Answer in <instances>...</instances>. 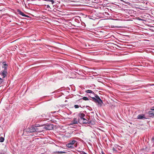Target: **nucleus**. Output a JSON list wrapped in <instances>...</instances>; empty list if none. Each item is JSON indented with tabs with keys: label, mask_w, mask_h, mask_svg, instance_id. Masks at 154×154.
Returning a JSON list of instances; mask_svg holds the SVG:
<instances>
[{
	"label": "nucleus",
	"mask_w": 154,
	"mask_h": 154,
	"mask_svg": "<svg viewBox=\"0 0 154 154\" xmlns=\"http://www.w3.org/2000/svg\"><path fill=\"white\" fill-rule=\"evenodd\" d=\"M92 100L95 102V103H97V105L98 106L101 107L102 106V104L103 102L102 100L101 99H98L94 97L92 98Z\"/></svg>",
	"instance_id": "1"
},
{
	"label": "nucleus",
	"mask_w": 154,
	"mask_h": 154,
	"mask_svg": "<svg viewBox=\"0 0 154 154\" xmlns=\"http://www.w3.org/2000/svg\"><path fill=\"white\" fill-rule=\"evenodd\" d=\"M38 129L36 127H30L28 128L27 129V131L30 132H33L35 131H38Z\"/></svg>",
	"instance_id": "2"
},
{
	"label": "nucleus",
	"mask_w": 154,
	"mask_h": 154,
	"mask_svg": "<svg viewBox=\"0 0 154 154\" xmlns=\"http://www.w3.org/2000/svg\"><path fill=\"white\" fill-rule=\"evenodd\" d=\"M76 141L75 140H72L70 141L69 143L66 144V146L69 148H73L74 144H75Z\"/></svg>",
	"instance_id": "3"
},
{
	"label": "nucleus",
	"mask_w": 154,
	"mask_h": 154,
	"mask_svg": "<svg viewBox=\"0 0 154 154\" xmlns=\"http://www.w3.org/2000/svg\"><path fill=\"white\" fill-rule=\"evenodd\" d=\"M53 125L52 124H47L44 127V128L47 130H50L53 129Z\"/></svg>",
	"instance_id": "4"
},
{
	"label": "nucleus",
	"mask_w": 154,
	"mask_h": 154,
	"mask_svg": "<svg viewBox=\"0 0 154 154\" xmlns=\"http://www.w3.org/2000/svg\"><path fill=\"white\" fill-rule=\"evenodd\" d=\"M8 66V65L5 63V62H3L2 64V67H0V69H3L7 70V68Z\"/></svg>",
	"instance_id": "5"
},
{
	"label": "nucleus",
	"mask_w": 154,
	"mask_h": 154,
	"mask_svg": "<svg viewBox=\"0 0 154 154\" xmlns=\"http://www.w3.org/2000/svg\"><path fill=\"white\" fill-rule=\"evenodd\" d=\"M82 122H80V124H89L91 123V122L89 121L88 119H87L84 118L82 120Z\"/></svg>",
	"instance_id": "6"
},
{
	"label": "nucleus",
	"mask_w": 154,
	"mask_h": 154,
	"mask_svg": "<svg viewBox=\"0 0 154 154\" xmlns=\"http://www.w3.org/2000/svg\"><path fill=\"white\" fill-rule=\"evenodd\" d=\"M17 11L18 14L20 15H21L23 17H29V16L27 15H26L24 14L23 12H22L20 10H17Z\"/></svg>",
	"instance_id": "7"
},
{
	"label": "nucleus",
	"mask_w": 154,
	"mask_h": 154,
	"mask_svg": "<svg viewBox=\"0 0 154 154\" xmlns=\"http://www.w3.org/2000/svg\"><path fill=\"white\" fill-rule=\"evenodd\" d=\"M44 8L46 10L48 11H50L51 10V8L49 5H43Z\"/></svg>",
	"instance_id": "8"
},
{
	"label": "nucleus",
	"mask_w": 154,
	"mask_h": 154,
	"mask_svg": "<svg viewBox=\"0 0 154 154\" xmlns=\"http://www.w3.org/2000/svg\"><path fill=\"white\" fill-rule=\"evenodd\" d=\"M82 99H83L84 100H88V99L87 97H84L83 98L79 99L78 100L76 101V103H79L80 102L79 101Z\"/></svg>",
	"instance_id": "9"
},
{
	"label": "nucleus",
	"mask_w": 154,
	"mask_h": 154,
	"mask_svg": "<svg viewBox=\"0 0 154 154\" xmlns=\"http://www.w3.org/2000/svg\"><path fill=\"white\" fill-rule=\"evenodd\" d=\"M137 119H145L146 118L144 117V115L143 114H140L138 115L137 116Z\"/></svg>",
	"instance_id": "10"
},
{
	"label": "nucleus",
	"mask_w": 154,
	"mask_h": 154,
	"mask_svg": "<svg viewBox=\"0 0 154 154\" xmlns=\"http://www.w3.org/2000/svg\"><path fill=\"white\" fill-rule=\"evenodd\" d=\"M120 147V148H121V147L120 146H119L118 145H117V144H116V145H115V146H114V147H112V150L113 151V152H117V151L116 150V149H117V147Z\"/></svg>",
	"instance_id": "11"
},
{
	"label": "nucleus",
	"mask_w": 154,
	"mask_h": 154,
	"mask_svg": "<svg viewBox=\"0 0 154 154\" xmlns=\"http://www.w3.org/2000/svg\"><path fill=\"white\" fill-rule=\"evenodd\" d=\"M148 114L151 117L154 116V112L152 110H151L148 112Z\"/></svg>",
	"instance_id": "12"
},
{
	"label": "nucleus",
	"mask_w": 154,
	"mask_h": 154,
	"mask_svg": "<svg viewBox=\"0 0 154 154\" xmlns=\"http://www.w3.org/2000/svg\"><path fill=\"white\" fill-rule=\"evenodd\" d=\"M71 124L72 125L77 124L78 120L76 119L75 118H74L73 120H72V121L71 122Z\"/></svg>",
	"instance_id": "13"
},
{
	"label": "nucleus",
	"mask_w": 154,
	"mask_h": 154,
	"mask_svg": "<svg viewBox=\"0 0 154 154\" xmlns=\"http://www.w3.org/2000/svg\"><path fill=\"white\" fill-rule=\"evenodd\" d=\"M78 116L79 117H85V115L83 113L80 112L78 114Z\"/></svg>",
	"instance_id": "14"
},
{
	"label": "nucleus",
	"mask_w": 154,
	"mask_h": 154,
	"mask_svg": "<svg viewBox=\"0 0 154 154\" xmlns=\"http://www.w3.org/2000/svg\"><path fill=\"white\" fill-rule=\"evenodd\" d=\"M78 122H82L83 119L85 118L84 117H79Z\"/></svg>",
	"instance_id": "15"
},
{
	"label": "nucleus",
	"mask_w": 154,
	"mask_h": 154,
	"mask_svg": "<svg viewBox=\"0 0 154 154\" xmlns=\"http://www.w3.org/2000/svg\"><path fill=\"white\" fill-rule=\"evenodd\" d=\"M85 92H86L87 93H93V94L94 93V92H93L92 91H91V90H86Z\"/></svg>",
	"instance_id": "16"
},
{
	"label": "nucleus",
	"mask_w": 154,
	"mask_h": 154,
	"mask_svg": "<svg viewBox=\"0 0 154 154\" xmlns=\"http://www.w3.org/2000/svg\"><path fill=\"white\" fill-rule=\"evenodd\" d=\"M45 117V114H43L42 115H41L40 116H37V117H38V118L42 119V118L44 117Z\"/></svg>",
	"instance_id": "17"
},
{
	"label": "nucleus",
	"mask_w": 154,
	"mask_h": 154,
	"mask_svg": "<svg viewBox=\"0 0 154 154\" xmlns=\"http://www.w3.org/2000/svg\"><path fill=\"white\" fill-rule=\"evenodd\" d=\"M4 140V138L2 137H1L0 138V142H3Z\"/></svg>",
	"instance_id": "18"
},
{
	"label": "nucleus",
	"mask_w": 154,
	"mask_h": 154,
	"mask_svg": "<svg viewBox=\"0 0 154 154\" xmlns=\"http://www.w3.org/2000/svg\"><path fill=\"white\" fill-rule=\"evenodd\" d=\"M44 0L46 1H47V2H51V4H53L54 2V1L53 0Z\"/></svg>",
	"instance_id": "19"
},
{
	"label": "nucleus",
	"mask_w": 154,
	"mask_h": 154,
	"mask_svg": "<svg viewBox=\"0 0 154 154\" xmlns=\"http://www.w3.org/2000/svg\"><path fill=\"white\" fill-rule=\"evenodd\" d=\"M4 79L0 78V84H1L4 81Z\"/></svg>",
	"instance_id": "20"
},
{
	"label": "nucleus",
	"mask_w": 154,
	"mask_h": 154,
	"mask_svg": "<svg viewBox=\"0 0 154 154\" xmlns=\"http://www.w3.org/2000/svg\"><path fill=\"white\" fill-rule=\"evenodd\" d=\"M95 98L96 99H98L99 100L100 99V97L97 94H95Z\"/></svg>",
	"instance_id": "21"
},
{
	"label": "nucleus",
	"mask_w": 154,
	"mask_h": 154,
	"mask_svg": "<svg viewBox=\"0 0 154 154\" xmlns=\"http://www.w3.org/2000/svg\"><path fill=\"white\" fill-rule=\"evenodd\" d=\"M74 107L75 108L77 109V108H79V106L78 105H74Z\"/></svg>",
	"instance_id": "22"
},
{
	"label": "nucleus",
	"mask_w": 154,
	"mask_h": 154,
	"mask_svg": "<svg viewBox=\"0 0 154 154\" xmlns=\"http://www.w3.org/2000/svg\"><path fill=\"white\" fill-rule=\"evenodd\" d=\"M81 24L82 26H85V23H84V22H82L81 23Z\"/></svg>",
	"instance_id": "23"
},
{
	"label": "nucleus",
	"mask_w": 154,
	"mask_h": 154,
	"mask_svg": "<svg viewBox=\"0 0 154 154\" xmlns=\"http://www.w3.org/2000/svg\"><path fill=\"white\" fill-rule=\"evenodd\" d=\"M152 142L154 143V137L152 138Z\"/></svg>",
	"instance_id": "24"
},
{
	"label": "nucleus",
	"mask_w": 154,
	"mask_h": 154,
	"mask_svg": "<svg viewBox=\"0 0 154 154\" xmlns=\"http://www.w3.org/2000/svg\"><path fill=\"white\" fill-rule=\"evenodd\" d=\"M151 110H152L153 111L154 110V108H153V107H152L151 109Z\"/></svg>",
	"instance_id": "25"
},
{
	"label": "nucleus",
	"mask_w": 154,
	"mask_h": 154,
	"mask_svg": "<svg viewBox=\"0 0 154 154\" xmlns=\"http://www.w3.org/2000/svg\"><path fill=\"white\" fill-rule=\"evenodd\" d=\"M121 148H122L121 147V148H120V147H117V149H118L119 150H120L121 149Z\"/></svg>",
	"instance_id": "26"
},
{
	"label": "nucleus",
	"mask_w": 154,
	"mask_h": 154,
	"mask_svg": "<svg viewBox=\"0 0 154 154\" xmlns=\"http://www.w3.org/2000/svg\"><path fill=\"white\" fill-rule=\"evenodd\" d=\"M101 153L102 154H105V153L103 151L101 152Z\"/></svg>",
	"instance_id": "27"
},
{
	"label": "nucleus",
	"mask_w": 154,
	"mask_h": 154,
	"mask_svg": "<svg viewBox=\"0 0 154 154\" xmlns=\"http://www.w3.org/2000/svg\"><path fill=\"white\" fill-rule=\"evenodd\" d=\"M0 154H4L2 152H1L0 153Z\"/></svg>",
	"instance_id": "28"
},
{
	"label": "nucleus",
	"mask_w": 154,
	"mask_h": 154,
	"mask_svg": "<svg viewBox=\"0 0 154 154\" xmlns=\"http://www.w3.org/2000/svg\"><path fill=\"white\" fill-rule=\"evenodd\" d=\"M76 20V18H75V21H76V20Z\"/></svg>",
	"instance_id": "29"
},
{
	"label": "nucleus",
	"mask_w": 154,
	"mask_h": 154,
	"mask_svg": "<svg viewBox=\"0 0 154 154\" xmlns=\"http://www.w3.org/2000/svg\"><path fill=\"white\" fill-rule=\"evenodd\" d=\"M89 107V106H86V107Z\"/></svg>",
	"instance_id": "30"
},
{
	"label": "nucleus",
	"mask_w": 154,
	"mask_h": 154,
	"mask_svg": "<svg viewBox=\"0 0 154 154\" xmlns=\"http://www.w3.org/2000/svg\"><path fill=\"white\" fill-rule=\"evenodd\" d=\"M153 108H154V106H153Z\"/></svg>",
	"instance_id": "31"
}]
</instances>
